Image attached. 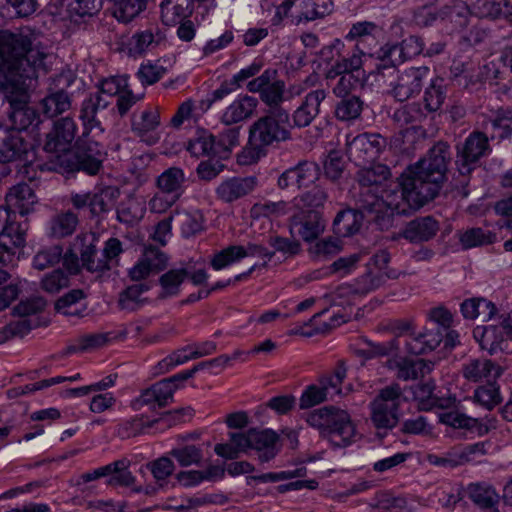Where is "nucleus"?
Here are the masks:
<instances>
[{
  "label": "nucleus",
  "mask_w": 512,
  "mask_h": 512,
  "mask_svg": "<svg viewBox=\"0 0 512 512\" xmlns=\"http://www.w3.org/2000/svg\"><path fill=\"white\" fill-rule=\"evenodd\" d=\"M455 149V167L463 177L470 175L492 152L487 135L480 131L471 132Z\"/></svg>",
  "instance_id": "7"
},
{
  "label": "nucleus",
  "mask_w": 512,
  "mask_h": 512,
  "mask_svg": "<svg viewBox=\"0 0 512 512\" xmlns=\"http://www.w3.org/2000/svg\"><path fill=\"white\" fill-rule=\"evenodd\" d=\"M430 69L427 66L410 67L397 76L395 82H390L392 95L398 101H406L417 96L427 79Z\"/></svg>",
  "instance_id": "17"
},
{
  "label": "nucleus",
  "mask_w": 512,
  "mask_h": 512,
  "mask_svg": "<svg viewBox=\"0 0 512 512\" xmlns=\"http://www.w3.org/2000/svg\"><path fill=\"white\" fill-rule=\"evenodd\" d=\"M233 440L241 448L255 450L262 463L271 461L279 452V437L271 429H250L247 433H234Z\"/></svg>",
  "instance_id": "11"
},
{
  "label": "nucleus",
  "mask_w": 512,
  "mask_h": 512,
  "mask_svg": "<svg viewBox=\"0 0 512 512\" xmlns=\"http://www.w3.org/2000/svg\"><path fill=\"white\" fill-rule=\"evenodd\" d=\"M435 385L433 382H425L417 384L413 389L414 399L418 402L420 410L429 411L434 407L450 408L454 405L456 398L448 397L445 399L438 398L434 395Z\"/></svg>",
  "instance_id": "34"
},
{
  "label": "nucleus",
  "mask_w": 512,
  "mask_h": 512,
  "mask_svg": "<svg viewBox=\"0 0 512 512\" xmlns=\"http://www.w3.org/2000/svg\"><path fill=\"white\" fill-rule=\"evenodd\" d=\"M472 13L481 19H506L512 15V0H476Z\"/></svg>",
  "instance_id": "32"
},
{
  "label": "nucleus",
  "mask_w": 512,
  "mask_h": 512,
  "mask_svg": "<svg viewBox=\"0 0 512 512\" xmlns=\"http://www.w3.org/2000/svg\"><path fill=\"white\" fill-rule=\"evenodd\" d=\"M335 107V116L340 121H352L360 117L364 102L358 96L341 97Z\"/></svg>",
  "instance_id": "44"
},
{
  "label": "nucleus",
  "mask_w": 512,
  "mask_h": 512,
  "mask_svg": "<svg viewBox=\"0 0 512 512\" xmlns=\"http://www.w3.org/2000/svg\"><path fill=\"white\" fill-rule=\"evenodd\" d=\"M216 148V137L203 128H198L186 145L187 151L196 158L218 157Z\"/></svg>",
  "instance_id": "36"
},
{
  "label": "nucleus",
  "mask_w": 512,
  "mask_h": 512,
  "mask_svg": "<svg viewBox=\"0 0 512 512\" xmlns=\"http://www.w3.org/2000/svg\"><path fill=\"white\" fill-rule=\"evenodd\" d=\"M397 46L385 44L376 52V70L386 68V66L398 67L402 64V58L398 54Z\"/></svg>",
  "instance_id": "63"
},
{
  "label": "nucleus",
  "mask_w": 512,
  "mask_h": 512,
  "mask_svg": "<svg viewBox=\"0 0 512 512\" xmlns=\"http://www.w3.org/2000/svg\"><path fill=\"white\" fill-rule=\"evenodd\" d=\"M32 144L17 129L0 127V166L9 167L27 160Z\"/></svg>",
  "instance_id": "15"
},
{
  "label": "nucleus",
  "mask_w": 512,
  "mask_h": 512,
  "mask_svg": "<svg viewBox=\"0 0 512 512\" xmlns=\"http://www.w3.org/2000/svg\"><path fill=\"white\" fill-rule=\"evenodd\" d=\"M290 112L264 111L250 126L248 142L253 151L266 153L268 148L292 139Z\"/></svg>",
  "instance_id": "4"
},
{
  "label": "nucleus",
  "mask_w": 512,
  "mask_h": 512,
  "mask_svg": "<svg viewBox=\"0 0 512 512\" xmlns=\"http://www.w3.org/2000/svg\"><path fill=\"white\" fill-rule=\"evenodd\" d=\"M387 146V140L379 133H362L347 140L346 153L356 166L374 163Z\"/></svg>",
  "instance_id": "9"
},
{
  "label": "nucleus",
  "mask_w": 512,
  "mask_h": 512,
  "mask_svg": "<svg viewBox=\"0 0 512 512\" xmlns=\"http://www.w3.org/2000/svg\"><path fill=\"white\" fill-rule=\"evenodd\" d=\"M103 155L102 146L98 141L84 139L81 136L78 139V151L75 156L76 170L96 175L102 168Z\"/></svg>",
  "instance_id": "22"
},
{
  "label": "nucleus",
  "mask_w": 512,
  "mask_h": 512,
  "mask_svg": "<svg viewBox=\"0 0 512 512\" xmlns=\"http://www.w3.org/2000/svg\"><path fill=\"white\" fill-rule=\"evenodd\" d=\"M169 454L182 467L200 466L204 457L202 448L193 444L173 448Z\"/></svg>",
  "instance_id": "52"
},
{
  "label": "nucleus",
  "mask_w": 512,
  "mask_h": 512,
  "mask_svg": "<svg viewBox=\"0 0 512 512\" xmlns=\"http://www.w3.org/2000/svg\"><path fill=\"white\" fill-rule=\"evenodd\" d=\"M306 422L317 429L322 438L338 448L351 445L357 436L350 414L335 406H325L309 412Z\"/></svg>",
  "instance_id": "3"
},
{
  "label": "nucleus",
  "mask_w": 512,
  "mask_h": 512,
  "mask_svg": "<svg viewBox=\"0 0 512 512\" xmlns=\"http://www.w3.org/2000/svg\"><path fill=\"white\" fill-rule=\"evenodd\" d=\"M490 124L499 139L512 136V109L499 108L490 118Z\"/></svg>",
  "instance_id": "54"
},
{
  "label": "nucleus",
  "mask_w": 512,
  "mask_h": 512,
  "mask_svg": "<svg viewBox=\"0 0 512 512\" xmlns=\"http://www.w3.org/2000/svg\"><path fill=\"white\" fill-rule=\"evenodd\" d=\"M459 240L464 249H470L494 243L496 235L490 230L473 227L462 232Z\"/></svg>",
  "instance_id": "47"
},
{
  "label": "nucleus",
  "mask_w": 512,
  "mask_h": 512,
  "mask_svg": "<svg viewBox=\"0 0 512 512\" xmlns=\"http://www.w3.org/2000/svg\"><path fill=\"white\" fill-rule=\"evenodd\" d=\"M187 177L184 170L180 167H169L165 169L155 180L158 190L168 192L181 198L187 188Z\"/></svg>",
  "instance_id": "29"
},
{
  "label": "nucleus",
  "mask_w": 512,
  "mask_h": 512,
  "mask_svg": "<svg viewBox=\"0 0 512 512\" xmlns=\"http://www.w3.org/2000/svg\"><path fill=\"white\" fill-rule=\"evenodd\" d=\"M52 55L30 36L0 33V92L10 104L12 129L22 132L37 120L29 90L51 68Z\"/></svg>",
  "instance_id": "2"
},
{
  "label": "nucleus",
  "mask_w": 512,
  "mask_h": 512,
  "mask_svg": "<svg viewBox=\"0 0 512 512\" xmlns=\"http://www.w3.org/2000/svg\"><path fill=\"white\" fill-rule=\"evenodd\" d=\"M243 259L242 246L230 245L221 251L215 253L210 260L211 267L216 270H222Z\"/></svg>",
  "instance_id": "55"
},
{
  "label": "nucleus",
  "mask_w": 512,
  "mask_h": 512,
  "mask_svg": "<svg viewBox=\"0 0 512 512\" xmlns=\"http://www.w3.org/2000/svg\"><path fill=\"white\" fill-rule=\"evenodd\" d=\"M110 105V100L101 93H89L81 102L79 120L82 123V135L84 139L104 133L100 115Z\"/></svg>",
  "instance_id": "14"
},
{
  "label": "nucleus",
  "mask_w": 512,
  "mask_h": 512,
  "mask_svg": "<svg viewBox=\"0 0 512 512\" xmlns=\"http://www.w3.org/2000/svg\"><path fill=\"white\" fill-rule=\"evenodd\" d=\"M116 212L119 222L133 225L144 217L146 205L142 199L130 195L119 203Z\"/></svg>",
  "instance_id": "38"
},
{
  "label": "nucleus",
  "mask_w": 512,
  "mask_h": 512,
  "mask_svg": "<svg viewBox=\"0 0 512 512\" xmlns=\"http://www.w3.org/2000/svg\"><path fill=\"white\" fill-rule=\"evenodd\" d=\"M258 184L255 176H235L224 179L215 189L218 200L231 204L236 202L250 193H252Z\"/></svg>",
  "instance_id": "21"
},
{
  "label": "nucleus",
  "mask_w": 512,
  "mask_h": 512,
  "mask_svg": "<svg viewBox=\"0 0 512 512\" xmlns=\"http://www.w3.org/2000/svg\"><path fill=\"white\" fill-rule=\"evenodd\" d=\"M446 98V88L444 84V79L435 78L431 80L429 86L425 89L424 92V104L425 109L428 112H436L438 111L444 100Z\"/></svg>",
  "instance_id": "45"
},
{
  "label": "nucleus",
  "mask_w": 512,
  "mask_h": 512,
  "mask_svg": "<svg viewBox=\"0 0 512 512\" xmlns=\"http://www.w3.org/2000/svg\"><path fill=\"white\" fill-rule=\"evenodd\" d=\"M474 400L486 409L491 410L501 402L499 387L495 382L489 381L486 385L475 390Z\"/></svg>",
  "instance_id": "56"
},
{
  "label": "nucleus",
  "mask_w": 512,
  "mask_h": 512,
  "mask_svg": "<svg viewBox=\"0 0 512 512\" xmlns=\"http://www.w3.org/2000/svg\"><path fill=\"white\" fill-rule=\"evenodd\" d=\"M426 118V113L422 109L420 103L412 102L406 104L393 113V120L400 126H411L415 128Z\"/></svg>",
  "instance_id": "43"
},
{
  "label": "nucleus",
  "mask_w": 512,
  "mask_h": 512,
  "mask_svg": "<svg viewBox=\"0 0 512 512\" xmlns=\"http://www.w3.org/2000/svg\"><path fill=\"white\" fill-rule=\"evenodd\" d=\"M159 124V114L151 110H145L138 117H133L132 131L148 144H154L158 141V137L151 134V132H153Z\"/></svg>",
  "instance_id": "37"
},
{
  "label": "nucleus",
  "mask_w": 512,
  "mask_h": 512,
  "mask_svg": "<svg viewBox=\"0 0 512 512\" xmlns=\"http://www.w3.org/2000/svg\"><path fill=\"white\" fill-rule=\"evenodd\" d=\"M333 9V0H285L276 8L271 21L273 25H279L285 18H289L293 24L298 25L324 18Z\"/></svg>",
  "instance_id": "5"
},
{
  "label": "nucleus",
  "mask_w": 512,
  "mask_h": 512,
  "mask_svg": "<svg viewBox=\"0 0 512 512\" xmlns=\"http://www.w3.org/2000/svg\"><path fill=\"white\" fill-rule=\"evenodd\" d=\"M63 249L60 245H54L39 251L33 259V265L38 270H44L59 263Z\"/></svg>",
  "instance_id": "61"
},
{
  "label": "nucleus",
  "mask_w": 512,
  "mask_h": 512,
  "mask_svg": "<svg viewBox=\"0 0 512 512\" xmlns=\"http://www.w3.org/2000/svg\"><path fill=\"white\" fill-rule=\"evenodd\" d=\"M336 84L333 86V93L336 97H346L349 94L362 88L366 82V74L342 73L338 77Z\"/></svg>",
  "instance_id": "50"
},
{
  "label": "nucleus",
  "mask_w": 512,
  "mask_h": 512,
  "mask_svg": "<svg viewBox=\"0 0 512 512\" xmlns=\"http://www.w3.org/2000/svg\"><path fill=\"white\" fill-rule=\"evenodd\" d=\"M189 275V272L185 268L171 269L164 273L159 278V283L162 287L161 297L176 296L179 293L180 286Z\"/></svg>",
  "instance_id": "46"
},
{
  "label": "nucleus",
  "mask_w": 512,
  "mask_h": 512,
  "mask_svg": "<svg viewBox=\"0 0 512 512\" xmlns=\"http://www.w3.org/2000/svg\"><path fill=\"white\" fill-rule=\"evenodd\" d=\"M241 127L234 126L222 130L216 138V152L219 159L228 158L233 148L240 144Z\"/></svg>",
  "instance_id": "48"
},
{
  "label": "nucleus",
  "mask_w": 512,
  "mask_h": 512,
  "mask_svg": "<svg viewBox=\"0 0 512 512\" xmlns=\"http://www.w3.org/2000/svg\"><path fill=\"white\" fill-rule=\"evenodd\" d=\"M151 420L145 419L144 416H135L128 420L121 422L115 431V434L121 439H129L131 437H135L139 434H142L146 428H151L152 426H148L147 422Z\"/></svg>",
  "instance_id": "57"
},
{
  "label": "nucleus",
  "mask_w": 512,
  "mask_h": 512,
  "mask_svg": "<svg viewBox=\"0 0 512 512\" xmlns=\"http://www.w3.org/2000/svg\"><path fill=\"white\" fill-rule=\"evenodd\" d=\"M327 93L324 89H316L306 94L301 104L292 114L293 126L304 128L309 126L320 113L321 103Z\"/></svg>",
  "instance_id": "25"
},
{
  "label": "nucleus",
  "mask_w": 512,
  "mask_h": 512,
  "mask_svg": "<svg viewBox=\"0 0 512 512\" xmlns=\"http://www.w3.org/2000/svg\"><path fill=\"white\" fill-rule=\"evenodd\" d=\"M343 242L338 237L328 236L318 240L310 249V253L317 259L326 260L340 253Z\"/></svg>",
  "instance_id": "53"
},
{
  "label": "nucleus",
  "mask_w": 512,
  "mask_h": 512,
  "mask_svg": "<svg viewBox=\"0 0 512 512\" xmlns=\"http://www.w3.org/2000/svg\"><path fill=\"white\" fill-rule=\"evenodd\" d=\"M462 373L464 378L472 382H479L482 380L496 379L501 375L500 368L495 363L486 358L470 359L463 364Z\"/></svg>",
  "instance_id": "30"
},
{
  "label": "nucleus",
  "mask_w": 512,
  "mask_h": 512,
  "mask_svg": "<svg viewBox=\"0 0 512 512\" xmlns=\"http://www.w3.org/2000/svg\"><path fill=\"white\" fill-rule=\"evenodd\" d=\"M439 230V223L432 216L411 220L403 231V237L411 243H421L432 239Z\"/></svg>",
  "instance_id": "28"
},
{
  "label": "nucleus",
  "mask_w": 512,
  "mask_h": 512,
  "mask_svg": "<svg viewBox=\"0 0 512 512\" xmlns=\"http://www.w3.org/2000/svg\"><path fill=\"white\" fill-rule=\"evenodd\" d=\"M467 495L481 510L498 512L501 497L491 484L486 482L471 483L467 487Z\"/></svg>",
  "instance_id": "26"
},
{
  "label": "nucleus",
  "mask_w": 512,
  "mask_h": 512,
  "mask_svg": "<svg viewBox=\"0 0 512 512\" xmlns=\"http://www.w3.org/2000/svg\"><path fill=\"white\" fill-rule=\"evenodd\" d=\"M119 194L118 188L105 186L89 192L72 193L70 203L78 211L88 209L91 218H99L112 209Z\"/></svg>",
  "instance_id": "10"
},
{
  "label": "nucleus",
  "mask_w": 512,
  "mask_h": 512,
  "mask_svg": "<svg viewBox=\"0 0 512 512\" xmlns=\"http://www.w3.org/2000/svg\"><path fill=\"white\" fill-rule=\"evenodd\" d=\"M346 367L343 362H339L332 374L324 375L320 378L319 384L325 392L328 399L342 394L341 385L346 378Z\"/></svg>",
  "instance_id": "49"
},
{
  "label": "nucleus",
  "mask_w": 512,
  "mask_h": 512,
  "mask_svg": "<svg viewBox=\"0 0 512 512\" xmlns=\"http://www.w3.org/2000/svg\"><path fill=\"white\" fill-rule=\"evenodd\" d=\"M258 105V100L249 95L238 96L221 116V122L231 126L250 118Z\"/></svg>",
  "instance_id": "27"
},
{
  "label": "nucleus",
  "mask_w": 512,
  "mask_h": 512,
  "mask_svg": "<svg viewBox=\"0 0 512 512\" xmlns=\"http://www.w3.org/2000/svg\"><path fill=\"white\" fill-rule=\"evenodd\" d=\"M273 252L282 253L286 258L294 257L301 251L300 242L295 237L287 238L279 235H271L268 239Z\"/></svg>",
  "instance_id": "60"
},
{
  "label": "nucleus",
  "mask_w": 512,
  "mask_h": 512,
  "mask_svg": "<svg viewBox=\"0 0 512 512\" xmlns=\"http://www.w3.org/2000/svg\"><path fill=\"white\" fill-rule=\"evenodd\" d=\"M407 400L399 384L382 388L371 402V421L377 429H392L399 421V408Z\"/></svg>",
  "instance_id": "6"
},
{
  "label": "nucleus",
  "mask_w": 512,
  "mask_h": 512,
  "mask_svg": "<svg viewBox=\"0 0 512 512\" xmlns=\"http://www.w3.org/2000/svg\"><path fill=\"white\" fill-rule=\"evenodd\" d=\"M380 213L368 212L360 207L358 202L357 209H345L337 213L333 221V230L339 237H349L356 234L363 223L366 216H370L371 220H378Z\"/></svg>",
  "instance_id": "23"
},
{
  "label": "nucleus",
  "mask_w": 512,
  "mask_h": 512,
  "mask_svg": "<svg viewBox=\"0 0 512 512\" xmlns=\"http://www.w3.org/2000/svg\"><path fill=\"white\" fill-rule=\"evenodd\" d=\"M150 288L151 285L148 283H136L128 286L119 294L118 306L120 309L130 312L140 309L148 302L147 298L142 295Z\"/></svg>",
  "instance_id": "39"
},
{
  "label": "nucleus",
  "mask_w": 512,
  "mask_h": 512,
  "mask_svg": "<svg viewBox=\"0 0 512 512\" xmlns=\"http://www.w3.org/2000/svg\"><path fill=\"white\" fill-rule=\"evenodd\" d=\"M77 132V125L70 116L54 122L53 129L46 136L44 150L48 153L66 152L70 149Z\"/></svg>",
  "instance_id": "19"
},
{
  "label": "nucleus",
  "mask_w": 512,
  "mask_h": 512,
  "mask_svg": "<svg viewBox=\"0 0 512 512\" xmlns=\"http://www.w3.org/2000/svg\"><path fill=\"white\" fill-rule=\"evenodd\" d=\"M78 224V216L73 211L57 212L47 223V235L55 239L71 236L76 231Z\"/></svg>",
  "instance_id": "33"
},
{
  "label": "nucleus",
  "mask_w": 512,
  "mask_h": 512,
  "mask_svg": "<svg viewBox=\"0 0 512 512\" xmlns=\"http://www.w3.org/2000/svg\"><path fill=\"white\" fill-rule=\"evenodd\" d=\"M251 93L259 94L260 101L267 107L265 111L289 112L283 107L286 84L279 79L278 71L274 68L264 70L259 76L247 83Z\"/></svg>",
  "instance_id": "8"
},
{
  "label": "nucleus",
  "mask_w": 512,
  "mask_h": 512,
  "mask_svg": "<svg viewBox=\"0 0 512 512\" xmlns=\"http://www.w3.org/2000/svg\"><path fill=\"white\" fill-rule=\"evenodd\" d=\"M159 7L162 22L172 26L190 17L195 3L193 0H162Z\"/></svg>",
  "instance_id": "31"
},
{
  "label": "nucleus",
  "mask_w": 512,
  "mask_h": 512,
  "mask_svg": "<svg viewBox=\"0 0 512 512\" xmlns=\"http://www.w3.org/2000/svg\"><path fill=\"white\" fill-rule=\"evenodd\" d=\"M432 369V363L426 362L424 359L408 360L403 359L397 362V378L409 381L416 380L429 373Z\"/></svg>",
  "instance_id": "42"
},
{
  "label": "nucleus",
  "mask_w": 512,
  "mask_h": 512,
  "mask_svg": "<svg viewBox=\"0 0 512 512\" xmlns=\"http://www.w3.org/2000/svg\"><path fill=\"white\" fill-rule=\"evenodd\" d=\"M343 46L340 40H335L333 44L326 46L321 51V56L324 61H330L334 58L335 53L338 58L334 64L328 69L326 79H336L342 73H355L366 74L362 69L364 51L361 50L358 44L354 47L352 52L346 56H341L339 53L340 47Z\"/></svg>",
  "instance_id": "12"
},
{
  "label": "nucleus",
  "mask_w": 512,
  "mask_h": 512,
  "mask_svg": "<svg viewBox=\"0 0 512 512\" xmlns=\"http://www.w3.org/2000/svg\"><path fill=\"white\" fill-rule=\"evenodd\" d=\"M73 83L69 73H60L51 78L48 94L41 100L43 114L48 118H54L70 110L72 106L71 96L66 92Z\"/></svg>",
  "instance_id": "13"
},
{
  "label": "nucleus",
  "mask_w": 512,
  "mask_h": 512,
  "mask_svg": "<svg viewBox=\"0 0 512 512\" xmlns=\"http://www.w3.org/2000/svg\"><path fill=\"white\" fill-rule=\"evenodd\" d=\"M130 464L131 462L127 458L116 460L93 471L83 473L79 477L78 484L110 476L107 480V484L110 486H131L135 482V477L129 471Z\"/></svg>",
  "instance_id": "16"
},
{
  "label": "nucleus",
  "mask_w": 512,
  "mask_h": 512,
  "mask_svg": "<svg viewBox=\"0 0 512 512\" xmlns=\"http://www.w3.org/2000/svg\"><path fill=\"white\" fill-rule=\"evenodd\" d=\"M96 239L94 236H84L81 239V249H80V260L82 262V266L87 269L89 272H104L105 270H94L92 269V265L95 266L97 264V247H96Z\"/></svg>",
  "instance_id": "59"
},
{
  "label": "nucleus",
  "mask_w": 512,
  "mask_h": 512,
  "mask_svg": "<svg viewBox=\"0 0 512 512\" xmlns=\"http://www.w3.org/2000/svg\"><path fill=\"white\" fill-rule=\"evenodd\" d=\"M122 252V242L118 238H109L104 244L101 258L97 259L95 266L92 265V269L110 270L112 263H118V257Z\"/></svg>",
  "instance_id": "51"
},
{
  "label": "nucleus",
  "mask_w": 512,
  "mask_h": 512,
  "mask_svg": "<svg viewBox=\"0 0 512 512\" xmlns=\"http://www.w3.org/2000/svg\"><path fill=\"white\" fill-rule=\"evenodd\" d=\"M440 422L456 429H472L478 420L456 410L446 411L439 415Z\"/></svg>",
  "instance_id": "62"
},
{
  "label": "nucleus",
  "mask_w": 512,
  "mask_h": 512,
  "mask_svg": "<svg viewBox=\"0 0 512 512\" xmlns=\"http://www.w3.org/2000/svg\"><path fill=\"white\" fill-rule=\"evenodd\" d=\"M69 282V275L64 270L55 269L43 276L41 288L47 293L55 294L68 287Z\"/></svg>",
  "instance_id": "58"
},
{
  "label": "nucleus",
  "mask_w": 512,
  "mask_h": 512,
  "mask_svg": "<svg viewBox=\"0 0 512 512\" xmlns=\"http://www.w3.org/2000/svg\"><path fill=\"white\" fill-rule=\"evenodd\" d=\"M162 39L163 36L158 27L138 31L128 41L129 54L132 56L143 55L156 48Z\"/></svg>",
  "instance_id": "35"
},
{
  "label": "nucleus",
  "mask_w": 512,
  "mask_h": 512,
  "mask_svg": "<svg viewBox=\"0 0 512 512\" xmlns=\"http://www.w3.org/2000/svg\"><path fill=\"white\" fill-rule=\"evenodd\" d=\"M296 199L303 207L310 208L309 210H317L327 201L328 193L323 187L315 186L299 195Z\"/></svg>",
  "instance_id": "64"
},
{
  "label": "nucleus",
  "mask_w": 512,
  "mask_h": 512,
  "mask_svg": "<svg viewBox=\"0 0 512 512\" xmlns=\"http://www.w3.org/2000/svg\"><path fill=\"white\" fill-rule=\"evenodd\" d=\"M38 198L33 188L27 183L12 186L5 196V206L11 213L21 216L30 214L35 210Z\"/></svg>",
  "instance_id": "24"
},
{
  "label": "nucleus",
  "mask_w": 512,
  "mask_h": 512,
  "mask_svg": "<svg viewBox=\"0 0 512 512\" xmlns=\"http://www.w3.org/2000/svg\"><path fill=\"white\" fill-rule=\"evenodd\" d=\"M103 0H72L68 5V15L74 23H85L102 9Z\"/></svg>",
  "instance_id": "41"
},
{
  "label": "nucleus",
  "mask_w": 512,
  "mask_h": 512,
  "mask_svg": "<svg viewBox=\"0 0 512 512\" xmlns=\"http://www.w3.org/2000/svg\"><path fill=\"white\" fill-rule=\"evenodd\" d=\"M320 174L319 166L312 161H300L294 167L286 169L278 177V187L288 189L296 187L298 189L307 187L314 183Z\"/></svg>",
  "instance_id": "20"
},
{
  "label": "nucleus",
  "mask_w": 512,
  "mask_h": 512,
  "mask_svg": "<svg viewBox=\"0 0 512 512\" xmlns=\"http://www.w3.org/2000/svg\"><path fill=\"white\" fill-rule=\"evenodd\" d=\"M289 230L292 237L311 242L324 232L325 220L318 210H301L290 218Z\"/></svg>",
  "instance_id": "18"
},
{
  "label": "nucleus",
  "mask_w": 512,
  "mask_h": 512,
  "mask_svg": "<svg viewBox=\"0 0 512 512\" xmlns=\"http://www.w3.org/2000/svg\"><path fill=\"white\" fill-rule=\"evenodd\" d=\"M450 160L449 144L439 141L429 149L426 157L409 166L399 181L389 186L385 183L390 176L387 166L361 167L356 173L360 207L371 213H382L387 208L391 214H405L408 209L421 208L438 195Z\"/></svg>",
  "instance_id": "1"
},
{
  "label": "nucleus",
  "mask_w": 512,
  "mask_h": 512,
  "mask_svg": "<svg viewBox=\"0 0 512 512\" xmlns=\"http://www.w3.org/2000/svg\"><path fill=\"white\" fill-rule=\"evenodd\" d=\"M385 284L383 271H374L369 269L365 274L359 276L353 284L347 287H341L340 291L347 290V293L355 295H366Z\"/></svg>",
  "instance_id": "40"
}]
</instances>
